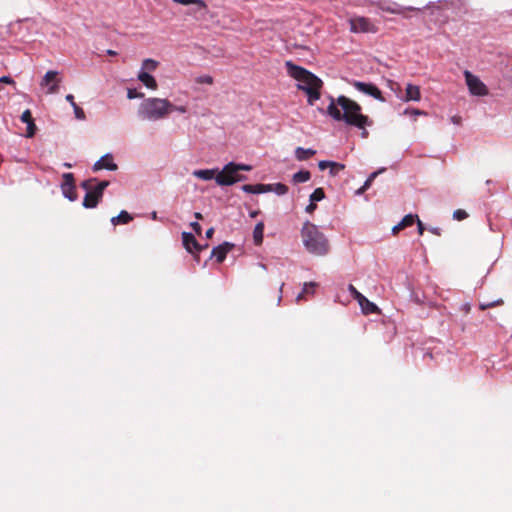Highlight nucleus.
Returning a JSON list of instances; mask_svg holds the SVG:
<instances>
[{
  "label": "nucleus",
  "instance_id": "1",
  "mask_svg": "<svg viewBox=\"0 0 512 512\" xmlns=\"http://www.w3.org/2000/svg\"><path fill=\"white\" fill-rule=\"evenodd\" d=\"M329 99L330 103L326 113L335 121H344L347 125L358 129H364V127L372 125L368 116L362 114V108L357 102L343 95L337 99L329 96Z\"/></svg>",
  "mask_w": 512,
  "mask_h": 512
},
{
  "label": "nucleus",
  "instance_id": "2",
  "mask_svg": "<svg viewBox=\"0 0 512 512\" xmlns=\"http://www.w3.org/2000/svg\"><path fill=\"white\" fill-rule=\"evenodd\" d=\"M285 67L288 75L298 82L297 88L306 93L307 103L314 105L321 97L323 81L314 73L302 66L294 64L292 61H286Z\"/></svg>",
  "mask_w": 512,
  "mask_h": 512
},
{
  "label": "nucleus",
  "instance_id": "3",
  "mask_svg": "<svg viewBox=\"0 0 512 512\" xmlns=\"http://www.w3.org/2000/svg\"><path fill=\"white\" fill-rule=\"evenodd\" d=\"M303 244L308 252L314 255H325L329 251V242L318 227L307 221L301 229Z\"/></svg>",
  "mask_w": 512,
  "mask_h": 512
},
{
  "label": "nucleus",
  "instance_id": "4",
  "mask_svg": "<svg viewBox=\"0 0 512 512\" xmlns=\"http://www.w3.org/2000/svg\"><path fill=\"white\" fill-rule=\"evenodd\" d=\"M173 104L162 98L151 97L144 99L138 108V116L144 120L157 121L167 117Z\"/></svg>",
  "mask_w": 512,
  "mask_h": 512
},
{
  "label": "nucleus",
  "instance_id": "5",
  "mask_svg": "<svg viewBox=\"0 0 512 512\" xmlns=\"http://www.w3.org/2000/svg\"><path fill=\"white\" fill-rule=\"evenodd\" d=\"M251 169L252 167L247 164L229 162L217 173L215 177L216 183L220 186L233 185L237 181L246 179V176L238 174L239 171H250Z\"/></svg>",
  "mask_w": 512,
  "mask_h": 512
},
{
  "label": "nucleus",
  "instance_id": "6",
  "mask_svg": "<svg viewBox=\"0 0 512 512\" xmlns=\"http://www.w3.org/2000/svg\"><path fill=\"white\" fill-rule=\"evenodd\" d=\"M352 33H376L378 27L367 17L355 16L349 19Z\"/></svg>",
  "mask_w": 512,
  "mask_h": 512
},
{
  "label": "nucleus",
  "instance_id": "7",
  "mask_svg": "<svg viewBox=\"0 0 512 512\" xmlns=\"http://www.w3.org/2000/svg\"><path fill=\"white\" fill-rule=\"evenodd\" d=\"M96 179H88L81 183L82 188L86 190L83 199V206L88 209L95 208L103 196H101L92 186Z\"/></svg>",
  "mask_w": 512,
  "mask_h": 512
},
{
  "label": "nucleus",
  "instance_id": "8",
  "mask_svg": "<svg viewBox=\"0 0 512 512\" xmlns=\"http://www.w3.org/2000/svg\"><path fill=\"white\" fill-rule=\"evenodd\" d=\"M464 75L467 87L472 95L487 96L489 94L487 86L480 80L479 77L473 75L469 71H465Z\"/></svg>",
  "mask_w": 512,
  "mask_h": 512
},
{
  "label": "nucleus",
  "instance_id": "9",
  "mask_svg": "<svg viewBox=\"0 0 512 512\" xmlns=\"http://www.w3.org/2000/svg\"><path fill=\"white\" fill-rule=\"evenodd\" d=\"M352 86L358 90L359 92H362L366 95H369L373 97L376 100H379L381 102L385 101L381 90L373 83H365L357 80H353L351 82Z\"/></svg>",
  "mask_w": 512,
  "mask_h": 512
},
{
  "label": "nucleus",
  "instance_id": "10",
  "mask_svg": "<svg viewBox=\"0 0 512 512\" xmlns=\"http://www.w3.org/2000/svg\"><path fill=\"white\" fill-rule=\"evenodd\" d=\"M63 182L61 184V191L65 198L70 201H75L77 199L76 187L74 184V176L72 173H64L63 174Z\"/></svg>",
  "mask_w": 512,
  "mask_h": 512
},
{
  "label": "nucleus",
  "instance_id": "11",
  "mask_svg": "<svg viewBox=\"0 0 512 512\" xmlns=\"http://www.w3.org/2000/svg\"><path fill=\"white\" fill-rule=\"evenodd\" d=\"M58 72L54 70H49L46 72L44 77L42 78L40 82L41 87H47V93L48 94H54L58 92L59 90V83L61 82V79L58 78Z\"/></svg>",
  "mask_w": 512,
  "mask_h": 512
},
{
  "label": "nucleus",
  "instance_id": "12",
  "mask_svg": "<svg viewBox=\"0 0 512 512\" xmlns=\"http://www.w3.org/2000/svg\"><path fill=\"white\" fill-rule=\"evenodd\" d=\"M233 247V244L224 242L212 249L211 257L215 258L217 263H222Z\"/></svg>",
  "mask_w": 512,
  "mask_h": 512
},
{
  "label": "nucleus",
  "instance_id": "13",
  "mask_svg": "<svg viewBox=\"0 0 512 512\" xmlns=\"http://www.w3.org/2000/svg\"><path fill=\"white\" fill-rule=\"evenodd\" d=\"M102 169H106L109 171H115L117 169V164L114 162L113 156L111 154H105L93 165L94 171Z\"/></svg>",
  "mask_w": 512,
  "mask_h": 512
},
{
  "label": "nucleus",
  "instance_id": "14",
  "mask_svg": "<svg viewBox=\"0 0 512 512\" xmlns=\"http://www.w3.org/2000/svg\"><path fill=\"white\" fill-rule=\"evenodd\" d=\"M182 242L185 247V249L192 253L193 251H201L202 247L199 245L198 241L196 240L195 236L190 232H183L182 233Z\"/></svg>",
  "mask_w": 512,
  "mask_h": 512
},
{
  "label": "nucleus",
  "instance_id": "15",
  "mask_svg": "<svg viewBox=\"0 0 512 512\" xmlns=\"http://www.w3.org/2000/svg\"><path fill=\"white\" fill-rule=\"evenodd\" d=\"M21 121L27 125L26 136L33 137L36 132V125L34 123V119L32 117V113L29 109H26L21 117Z\"/></svg>",
  "mask_w": 512,
  "mask_h": 512
},
{
  "label": "nucleus",
  "instance_id": "16",
  "mask_svg": "<svg viewBox=\"0 0 512 512\" xmlns=\"http://www.w3.org/2000/svg\"><path fill=\"white\" fill-rule=\"evenodd\" d=\"M272 185L268 184H245L242 186V190L249 194H262L272 191Z\"/></svg>",
  "mask_w": 512,
  "mask_h": 512
},
{
  "label": "nucleus",
  "instance_id": "17",
  "mask_svg": "<svg viewBox=\"0 0 512 512\" xmlns=\"http://www.w3.org/2000/svg\"><path fill=\"white\" fill-rule=\"evenodd\" d=\"M357 302L365 315L380 313L377 305L369 301L364 295H362L361 298L357 300Z\"/></svg>",
  "mask_w": 512,
  "mask_h": 512
},
{
  "label": "nucleus",
  "instance_id": "18",
  "mask_svg": "<svg viewBox=\"0 0 512 512\" xmlns=\"http://www.w3.org/2000/svg\"><path fill=\"white\" fill-rule=\"evenodd\" d=\"M421 99L420 87L414 84H407L403 101H419Z\"/></svg>",
  "mask_w": 512,
  "mask_h": 512
},
{
  "label": "nucleus",
  "instance_id": "19",
  "mask_svg": "<svg viewBox=\"0 0 512 512\" xmlns=\"http://www.w3.org/2000/svg\"><path fill=\"white\" fill-rule=\"evenodd\" d=\"M138 80L149 89L156 90L158 87L156 79L147 71L140 70Z\"/></svg>",
  "mask_w": 512,
  "mask_h": 512
},
{
  "label": "nucleus",
  "instance_id": "20",
  "mask_svg": "<svg viewBox=\"0 0 512 512\" xmlns=\"http://www.w3.org/2000/svg\"><path fill=\"white\" fill-rule=\"evenodd\" d=\"M217 169H199L193 172V175L199 179L208 181L216 177Z\"/></svg>",
  "mask_w": 512,
  "mask_h": 512
},
{
  "label": "nucleus",
  "instance_id": "21",
  "mask_svg": "<svg viewBox=\"0 0 512 512\" xmlns=\"http://www.w3.org/2000/svg\"><path fill=\"white\" fill-rule=\"evenodd\" d=\"M316 154V150L308 148L305 149L303 147H297L295 150V157L298 161L308 160L310 157Z\"/></svg>",
  "mask_w": 512,
  "mask_h": 512
},
{
  "label": "nucleus",
  "instance_id": "22",
  "mask_svg": "<svg viewBox=\"0 0 512 512\" xmlns=\"http://www.w3.org/2000/svg\"><path fill=\"white\" fill-rule=\"evenodd\" d=\"M133 217L125 210H122L117 216L111 218V223L116 226L120 224H128Z\"/></svg>",
  "mask_w": 512,
  "mask_h": 512
},
{
  "label": "nucleus",
  "instance_id": "23",
  "mask_svg": "<svg viewBox=\"0 0 512 512\" xmlns=\"http://www.w3.org/2000/svg\"><path fill=\"white\" fill-rule=\"evenodd\" d=\"M318 284L316 282L304 283L302 292L297 296V300L306 299L305 295H314Z\"/></svg>",
  "mask_w": 512,
  "mask_h": 512
},
{
  "label": "nucleus",
  "instance_id": "24",
  "mask_svg": "<svg viewBox=\"0 0 512 512\" xmlns=\"http://www.w3.org/2000/svg\"><path fill=\"white\" fill-rule=\"evenodd\" d=\"M311 178V173L308 170H300L293 174L292 181L295 184L304 183L309 181Z\"/></svg>",
  "mask_w": 512,
  "mask_h": 512
},
{
  "label": "nucleus",
  "instance_id": "25",
  "mask_svg": "<svg viewBox=\"0 0 512 512\" xmlns=\"http://www.w3.org/2000/svg\"><path fill=\"white\" fill-rule=\"evenodd\" d=\"M263 232L264 224L263 222H258L253 230V239L256 245H260L263 242Z\"/></svg>",
  "mask_w": 512,
  "mask_h": 512
},
{
  "label": "nucleus",
  "instance_id": "26",
  "mask_svg": "<svg viewBox=\"0 0 512 512\" xmlns=\"http://www.w3.org/2000/svg\"><path fill=\"white\" fill-rule=\"evenodd\" d=\"M418 220V215L416 214H407L403 217V219L400 221V226L407 228L412 225Z\"/></svg>",
  "mask_w": 512,
  "mask_h": 512
},
{
  "label": "nucleus",
  "instance_id": "27",
  "mask_svg": "<svg viewBox=\"0 0 512 512\" xmlns=\"http://www.w3.org/2000/svg\"><path fill=\"white\" fill-rule=\"evenodd\" d=\"M157 66H158V62L157 61L148 58V59H145L143 61L141 70L147 71V72L148 71L149 72H153V71L156 70Z\"/></svg>",
  "mask_w": 512,
  "mask_h": 512
},
{
  "label": "nucleus",
  "instance_id": "28",
  "mask_svg": "<svg viewBox=\"0 0 512 512\" xmlns=\"http://www.w3.org/2000/svg\"><path fill=\"white\" fill-rule=\"evenodd\" d=\"M403 114L409 116L414 121H416L417 116H420V115L426 116L427 115V113L425 111L419 110V109H414V108L405 109Z\"/></svg>",
  "mask_w": 512,
  "mask_h": 512
},
{
  "label": "nucleus",
  "instance_id": "29",
  "mask_svg": "<svg viewBox=\"0 0 512 512\" xmlns=\"http://www.w3.org/2000/svg\"><path fill=\"white\" fill-rule=\"evenodd\" d=\"M325 198V192L323 188H316L310 195L311 202H319Z\"/></svg>",
  "mask_w": 512,
  "mask_h": 512
},
{
  "label": "nucleus",
  "instance_id": "30",
  "mask_svg": "<svg viewBox=\"0 0 512 512\" xmlns=\"http://www.w3.org/2000/svg\"><path fill=\"white\" fill-rule=\"evenodd\" d=\"M329 168H330L329 174L331 176H336L339 174V172H341L345 169V165L342 163L332 161Z\"/></svg>",
  "mask_w": 512,
  "mask_h": 512
},
{
  "label": "nucleus",
  "instance_id": "31",
  "mask_svg": "<svg viewBox=\"0 0 512 512\" xmlns=\"http://www.w3.org/2000/svg\"><path fill=\"white\" fill-rule=\"evenodd\" d=\"M378 172H373L369 175V177L366 179L364 184L357 190V194H362L364 191H366L372 184L374 178L377 176Z\"/></svg>",
  "mask_w": 512,
  "mask_h": 512
},
{
  "label": "nucleus",
  "instance_id": "32",
  "mask_svg": "<svg viewBox=\"0 0 512 512\" xmlns=\"http://www.w3.org/2000/svg\"><path fill=\"white\" fill-rule=\"evenodd\" d=\"M271 185L273 186L272 191L277 195H285L288 192V187L283 183H275Z\"/></svg>",
  "mask_w": 512,
  "mask_h": 512
},
{
  "label": "nucleus",
  "instance_id": "33",
  "mask_svg": "<svg viewBox=\"0 0 512 512\" xmlns=\"http://www.w3.org/2000/svg\"><path fill=\"white\" fill-rule=\"evenodd\" d=\"M504 301L502 299H498V300H495V301H492V302H487V303H481L480 304V309L481 310H486V309H489V308H492V307H496V306H501L503 305Z\"/></svg>",
  "mask_w": 512,
  "mask_h": 512
},
{
  "label": "nucleus",
  "instance_id": "34",
  "mask_svg": "<svg viewBox=\"0 0 512 512\" xmlns=\"http://www.w3.org/2000/svg\"><path fill=\"white\" fill-rule=\"evenodd\" d=\"M109 181H100L97 183V185L93 186V188L101 195L103 196L104 190L108 187Z\"/></svg>",
  "mask_w": 512,
  "mask_h": 512
},
{
  "label": "nucleus",
  "instance_id": "35",
  "mask_svg": "<svg viewBox=\"0 0 512 512\" xmlns=\"http://www.w3.org/2000/svg\"><path fill=\"white\" fill-rule=\"evenodd\" d=\"M127 97L128 99L143 98L144 94L142 92H138L135 88H129L127 91Z\"/></svg>",
  "mask_w": 512,
  "mask_h": 512
},
{
  "label": "nucleus",
  "instance_id": "36",
  "mask_svg": "<svg viewBox=\"0 0 512 512\" xmlns=\"http://www.w3.org/2000/svg\"><path fill=\"white\" fill-rule=\"evenodd\" d=\"M196 82L200 83V84L211 85V84H213V77L210 75H202V76L197 77Z\"/></svg>",
  "mask_w": 512,
  "mask_h": 512
},
{
  "label": "nucleus",
  "instance_id": "37",
  "mask_svg": "<svg viewBox=\"0 0 512 512\" xmlns=\"http://www.w3.org/2000/svg\"><path fill=\"white\" fill-rule=\"evenodd\" d=\"M453 217L458 221H462L468 217V213L465 210L458 209L454 211Z\"/></svg>",
  "mask_w": 512,
  "mask_h": 512
},
{
  "label": "nucleus",
  "instance_id": "38",
  "mask_svg": "<svg viewBox=\"0 0 512 512\" xmlns=\"http://www.w3.org/2000/svg\"><path fill=\"white\" fill-rule=\"evenodd\" d=\"M75 117L79 120H84L86 118L84 110L79 107L77 104L73 106Z\"/></svg>",
  "mask_w": 512,
  "mask_h": 512
},
{
  "label": "nucleus",
  "instance_id": "39",
  "mask_svg": "<svg viewBox=\"0 0 512 512\" xmlns=\"http://www.w3.org/2000/svg\"><path fill=\"white\" fill-rule=\"evenodd\" d=\"M348 291L350 295L357 301L363 295L360 293L352 284L348 285Z\"/></svg>",
  "mask_w": 512,
  "mask_h": 512
},
{
  "label": "nucleus",
  "instance_id": "40",
  "mask_svg": "<svg viewBox=\"0 0 512 512\" xmlns=\"http://www.w3.org/2000/svg\"><path fill=\"white\" fill-rule=\"evenodd\" d=\"M176 3L182 4V5H189V4H199L201 6H204V2L202 0H173Z\"/></svg>",
  "mask_w": 512,
  "mask_h": 512
},
{
  "label": "nucleus",
  "instance_id": "41",
  "mask_svg": "<svg viewBox=\"0 0 512 512\" xmlns=\"http://www.w3.org/2000/svg\"><path fill=\"white\" fill-rule=\"evenodd\" d=\"M172 111H176V112L184 114L188 111V108L185 105H180V106L173 105V107H171V112Z\"/></svg>",
  "mask_w": 512,
  "mask_h": 512
},
{
  "label": "nucleus",
  "instance_id": "42",
  "mask_svg": "<svg viewBox=\"0 0 512 512\" xmlns=\"http://www.w3.org/2000/svg\"><path fill=\"white\" fill-rule=\"evenodd\" d=\"M331 162L332 161H329V160H321L318 163V167L320 170H325L326 168H329V166L331 165Z\"/></svg>",
  "mask_w": 512,
  "mask_h": 512
},
{
  "label": "nucleus",
  "instance_id": "43",
  "mask_svg": "<svg viewBox=\"0 0 512 512\" xmlns=\"http://www.w3.org/2000/svg\"><path fill=\"white\" fill-rule=\"evenodd\" d=\"M190 226H191V228L193 229V231H194L195 233H197V234H201V230H202V228H201V225H200L197 221H195V222H191V223H190Z\"/></svg>",
  "mask_w": 512,
  "mask_h": 512
},
{
  "label": "nucleus",
  "instance_id": "44",
  "mask_svg": "<svg viewBox=\"0 0 512 512\" xmlns=\"http://www.w3.org/2000/svg\"><path fill=\"white\" fill-rule=\"evenodd\" d=\"M317 208V205L315 202H311L306 206L305 211L307 213H313Z\"/></svg>",
  "mask_w": 512,
  "mask_h": 512
},
{
  "label": "nucleus",
  "instance_id": "45",
  "mask_svg": "<svg viewBox=\"0 0 512 512\" xmlns=\"http://www.w3.org/2000/svg\"><path fill=\"white\" fill-rule=\"evenodd\" d=\"M0 83H5V84H15V81L10 77V76H2L0 78Z\"/></svg>",
  "mask_w": 512,
  "mask_h": 512
},
{
  "label": "nucleus",
  "instance_id": "46",
  "mask_svg": "<svg viewBox=\"0 0 512 512\" xmlns=\"http://www.w3.org/2000/svg\"><path fill=\"white\" fill-rule=\"evenodd\" d=\"M416 223H417V228H418V234L423 235L424 229H425L423 223L421 222V220L419 218H418V220H416Z\"/></svg>",
  "mask_w": 512,
  "mask_h": 512
},
{
  "label": "nucleus",
  "instance_id": "47",
  "mask_svg": "<svg viewBox=\"0 0 512 512\" xmlns=\"http://www.w3.org/2000/svg\"><path fill=\"white\" fill-rule=\"evenodd\" d=\"M66 100L71 104L72 107L74 105H76V103L74 101V96L72 94H67L66 95Z\"/></svg>",
  "mask_w": 512,
  "mask_h": 512
},
{
  "label": "nucleus",
  "instance_id": "48",
  "mask_svg": "<svg viewBox=\"0 0 512 512\" xmlns=\"http://www.w3.org/2000/svg\"><path fill=\"white\" fill-rule=\"evenodd\" d=\"M402 229H405L404 227L400 226V222L395 225L393 228H392V233L395 235L397 234L400 230Z\"/></svg>",
  "mask_w": 512,
  "mask_h": 512
},
{
  "label": "nucleus",
  "instance_id": "49",
  "mask_svg": "<svg viewBox=\"0 0 512 512\" xmlns=\"http://www.w3.org/2000/svg\"><path fill=\"white\" fill-rule=\"evenodd\" d=\"M430 231H431L433 234L438 235V236L441 234V229H440V228H438V227H433V228H431V229H430Z\"/></svg>",
  "mask_w": 512,
  "mask_h": 512
},
{
  "label": "nucleus",
  "instance_id": "50",
  "mask_svg": "<svg viewBox=\"0 0 512 512\" xmlns=\"http://www.w3.org/2000/svg\"><path fill=\"white\" fill-rule=\"evenodd\" d=\"M214 233V229L210 228L206 231V237L210 238Z\"/></svg>",
  "mask_w": 512,
  "mask_h": 512
},
{
  "label": "nucleus",
  "instance_id": "51",
  "mask_svg": "<svg viewBox=\"0 0 512 512\" xmlns=\"http://www.w3.org/2000/svg\"><path fill=\"white\" fill-rule=\"evenodd\" d=\"M106 53H107L108 55H110V56H116V55H117V52H116V51H114V50H111V49H108V50L106 51Z\"/></svg>",
  "mask_w": 512,
  "mask_h": 512
},
{
  "label": "nucleus",
  "instance_id": "52",
  "mask_svg": "<svg viewBox=\"0 0 512 512\" xmlns=\"http://www.w3.org/2000/svg\"><path fill=\"white\" fill-rule=\"evenodd\" d=\"M362 132H361V135L362 137L366 138L368 136V131L366 130V127H364V129H361Z\"/></svg>",
  "mask_w": 512,
  "mask_h": 512
},
{
  "label": "nucleus",
  "instance_id": "53",
  "mask_svg": "<svg viewBox=\"0 0 512 512\" xmlns=\"http://www.w3.org/2000/svg\"><path fill=\"white\" fill-rule=\"evenodd\" d=\"M195 218H196V219H202V215H201V213L196 212V213H195Z\"/></svg>",
  "mask_w": 512,
  "mask_h": 512
},
{
  "label": "nucleus",
  "instance_id": "54",
  "mask_svg": "<svg viewBox=\"0 0 512 512\" xmlns=\"http://www.w3.org/2000/svg\"><path fill=\"white\" fill-rule=\"evenodd\" d=\"M452 120H453V122H454V123H459V120H458V119H456V117H453V119H452Z\"/></svg>",
  "mask_w": 512,
  "mask_h": 512
},
{
  "label": "nucleus",
  "instance_id": "55",
  "mask_svg": "<svg viewBox=\"0 0 512 512\" xmlns=\"http://www.w3.org/2000/svg\"><path fill=\"white\" fill-rule=\"evenodd\" d=\"M281 300H282V296L280 294L279 297H278V304L281 302Z\"/></svg>",
  "mask_w": 512,
  "mask_h": 512
},
{
  "label": "nucleus",
  "instance_id": "56",
  "mask_svg": "<svg viewBox=\"0 0 512 512\" xmlns=\"http://www.w3.org/2000/svg\"><path fill=\"white\" fill-rule=\"evenodd\" d=\"M64 166H65V167L70 168V167H71V164H69V163H65V164H64Z\"/></svg>",
  "mask_w": 512,
  "mask_h": 512
},
{
  "label": "nucleus",
  "instance_id": "57",
  "mask_svg": "<svg viewBox=\"0 0 512 512\" xmlns=\"http://www.w3.org/2000/svg\"><path fill=\"white\" fill-rule=\"evenodd\" d=\"M284 287V283L280 285V293L282 292V288Z\"/></svg>",
  "mask_w": 512,
  "mask_h": 512
}]
</instances>
